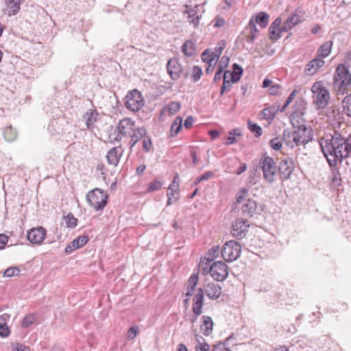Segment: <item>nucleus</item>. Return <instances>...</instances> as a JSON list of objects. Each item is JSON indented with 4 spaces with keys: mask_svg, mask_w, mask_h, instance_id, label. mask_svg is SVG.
<instances>
[{
    "mask_svg": "<svg viewBox=\"0 0 351 351\" xmlns=\"http://www.w3.org/2000/svg\"><path fill=\"white\" fill-rule=\"evenodd\" d=\"M241 252V245L233 240L226 242L221 250V256L226 262L237 260L240 256Z\"/></svg>",
    "mask_w": 351,
    "mask_h": 351,
    "instance_id": "obj_6",
    "label": "nucleus"
},
{
    "mask_svg": "<svg viewBox=\"0 0 351 351\" xmlns=\"http://www.w3.org/2000/svg\"><path fill=\"white\" fill-rule=\"evenodd\" d=\"M283 112L285 110V103L282 106L278 105L277 108L275 106H270L262 110L263 118L265 119H273L277 111Z\"/></svg>",
    "mask_w": 351,
    "mask_h": 351,
    "instance_id": "obj_22",
    "label": "nucleus"
},
{
    "mask_svg": "<svg viewBox=\"0 0 351 351\" xmlns=\"http://www.w3.org/2000/svg\"><path fill=\"white\" fill-rule=\"evenodd\" d=\"M98 116L99 113L95 110L90 109L86 112L84 118L86 119V124L88 129L93 128Z\"/></svg>",
    "mask_w": 351,
    "mask_h": 351,
    "instance_id": "obj_25",
    "label": "nucleus"
},
{
    "mask_svg": "<svg viewBox=\"0 0 351 351\" xmlns=\"http://www.w3.org/2000/svg\"><path fill=\"white\" fill-rule=\"evenodd\" d=\"M47 231L43 227L32 228L27 232V239L32 243L40 244L46 237Z\"/></svg>",
    "mask_w": 351,
    "mask_h": 351,
    "instance_id": "obj_12",
    "label": "nucleus"
},
{
    "mask_svg": "<svg viewBox=\"0 0 351 351\" xmlns=\"http://www.w3.org/2000/svg\"><path fill=\"white\" fill-rule=\"evenodd\" d=\"M182 119L181 117H178L175 119L171 126V136H176L182 128Z\"/></svg>",
    "mask_w": 351,
    "mask_h": 351,
    "instance_id": "obj_36",
    "label": "nucleus"
},
{
    "mask_svg": "<svg viewBox=\"0 0 351 351\" xmlns=\"http://www.w3.org/2000/svg\"><path fill=\"white\" fill-rule=\"evenodd\" d=\"M229 61L230 58L228 56H223L220 60L218 69L223 71L228 66Z\"/></svg>",
    "mask_w": 351,
    "mask_h": 351,
    "instance_id": "obj_53",
    "label": "nucleus"
},
{
    "mask_svg": "<svg viewBox=\"0 0 351 351\" xmlns=\"http://www.w3.org/2000/svg\"><path fill=\"white\" fill-rule=\"evenodd\" d=\"M204 290L202 288L197 289V293L195 295L193 300V313L196 317L200 315L202 313V306L204 305Z\"/></svg>",
    "mask_w": 351,
    "mask_h": 351,
    "instance_id": "obj_13",
    "label": "nucleus"
},
{
    "mask_svg": "<svg viewBox=\"0 0 351 351\" xmlns=\"http://www.w3.org/2000/svg\"><path fill=\"white\" fill-rule=\"evenodd\" d=\"M209 345L206 343H199L195 347L196 351H209Z\"/></svg>",
    "mask_w": 351,
    "mask_h": 351,
    "instance_id": "obj_59",
    "label": "nucleus"
},
{
    "mask_svg": "<svg viewBox=\"0 0 351 351\" xmlns=\"http://www.w3.org/2000/svg\"><path fill=\"white\" fill-rule=\"evenodd\" d=\"M198 281V276L197 274H192L189 278L187 282V292L186 293V296H191L193 291L195 290V288L197 284Z\"/></svg>",
    "mask_w": 351,
    "mask_h": 351,
    "instance_id": "obj_32",
    "label": "nucleus"
},
{
    "mask_svg": "<svg viewBox=\"0 0 351 351\" xmlns=\"http://www.w3.org/2000/svg\"><path fill=\"white\" fill-rule=\"evenodd\" d=\"M306 109L304 99L298 97L295 101L293 111L289 116V121L292 125V130L287 134V146L294 148L304 145L313 138L311 130L306 125L304 118Z\"/></svg>",
    "mask_w": 351,
    "mask_h": 351,
    "instance_id": "obj_2",
    "label": "nucleus"
},
{
    "mask_svg": "<svg viewBox=\"0 0 351 351\" xmlns=\"http://www.w3.org/2000/svg\"><path fill=\"white\" fill-rule=\"evenodd\" d=\"M133 133L131 135L132 138H133L136 141H138L142 138H145L147 134V130L144 127L138 128L137 129H134L132 131Z\"/></svg>",
    "mask_w": 351,
    "mask_h": 351,
    "instance_id": "obj_40",
    "label": "nucleus"
},
{
    "mask_svg": "<svg viewBox=\"0 0 351 351\" xmlns=\"http://www.w3.org/2000/svg\"><path fill=\"white\" fill-rule=\"evenodd\" d=\"M281 19L280 18H277L270 25L269 31V33L275 34L274 29L280 28Z\"/></svg>",
    "mask_w": 351,
    "mask_h": 351,
    "instance_id": "obj_54",
    "label": "nucleus"
},
{
    "mask_svg": "<svg viewBox=\"0 0 351 351\" xmlns=\"http://www.w3.org/2000/svg\"><path fill=\"white\" fill-rule=\"evenodd\" d=\"M89 241L87 235H83L75 239L72 242L69 243L65 247V253L67 254H71L75 250L82 247Z\"/></svg>",
    "mask_w": 351,
    "mask_h": 351,
    "instance_id": "obj_16",
    "label": "nucleus"
},
{
    "mask_svg": "<svg viewBox=\"0 0 351 351\" xmlns=\"http://www.w3.org/2000/svg\"><path fill=\"white\" fill-rule=\"evenodd\" d=\"M213 351H232L226 346V343H219L215 345Z\"/></svg>",
    "mask_w": 351,
    "mask_h": 351,
    "instance_id": "obj_57",
    "label": "nucleus"
},
{
    "mask_svg": "<svg viewBox=\"0 0 351 351\" xmlns=\"http://www.w3.org/2000/svg\"><path fill=\"white\" fill-rule=\"evenodd\" d=\"M138 332V328L136 326H132L129 328L128 333H127V337L130 339H134L136 336L137 335Z\"/></svg>",
    "mask_w": 351,
    "mask_h": 351,
    "instance_id": "obj_52",
    "label": "nucleus"
},
{
    "mask_svg": "<svg viewBox=\"0 0 351 351\" xmlns=\"http://www.w3.org/2000/svg\"><path fill=\"white\" fill-rule=\"evenodd\" d=\"M178 179V174L174 177L173 181L169 184L168 187V192L171 195H174L175 193H178V188H179V184L177 180Z\"/></svg>",
    "mask_w": 351,
    "mask_h": 351,
    "instance_id": "obj_45",
    "label": "nucleus"
},
{
    "mask_svg": "<svg viewBox=\"0 0 351 351\" xmlns=\"http://www.w3.org/2000/svg\"><path fill=\"white\" fill-rule=\"evenodd\" d=\"M123 151L121 146L114 147L110 149L106 155L108 164L113 167H117L123 155Z\"/></svg>",
    "mask_w": 351,
    "mask_h": 351,
    "instance_id": "obj_14",
    "label": "nucleus"
},
{
    "mask_svg": "<svg viewBox=\"0 0 351 351\" xmlns=\"http://www.w3.org/2000/svg\"><path fill=\"white\" fill-rule=\"evenodd\" d=\"M10 334V329L6 324H0V336L5 337Z\"/></svg>",
    "mask_w": 351,
    "mask_h": 351,
    "instance_id": "obj_56",
    "label": "nucleus"
},
{
    "mask_svg": "<svg viewBox=\"0 0 351 351\" xmlns=\"http://www.w3.org/2000/svg\"><path fill=\"white\" fill-rule=\"evenodd\" d=\"M199 7V5H195L193 8H190L189 5H186V10L183 12V14H187L188 22L193 24L195 28L198 26L199 19L202 16L201 15L197 14V10Z\"/></svg>",
    "mask_w": 351,
    "mask_h": 351,
    "instance_id": "obj_18",
    "label": "nucleus"
},
{
    "mask_svg": "<svg viewBox=\"0 0 351 351\" xmlns=\"http://www.w3.org/2000/svg\"><path fill=\"white\" fill-rule=\"evenodd\" d=\"M226 22L225 20L222 18H216L215 21L214 27H221L224 26Z\"/></svg>",
    "mask_w": 351,
    "mask_h": 351,
    "instance_id": "obj_62",
    "label": "nucleus"
},
{
    "mask_svg": "<svg viewBox=\"0 0 351 351\" xmlns=\"http://www.w3.org/2000/svg\"><path fill=\"white\" fill-rule=\"evenodd\" d=\"M202 74V69L198 66H194L193 68V77L194 80V82H197Z\"/></svg>",
    "mask_w": 351,
    "mask_h": 351,
    "instance_id": "obj_49",
    "label": "nucleus"
},
{
    "mask_svg": "<svg viewBox=\"0 0 351 351\" xmlns=\"http://www.w3.org/2000/svg\"><path fill=\"white\" fill-rule=\"evenodd\" d=\"M232 69L233 71L232 73L229 71L228 77H230V81L232 83H235L241 79L243 70L240 65L236 63L233 64Z\"/></svg>",
    "mask_w": 351,
    "mask_h": 351,
    "instance_id": "obj_26",
    "label": "nucleus"
},
{
    "mask_svg": "<svg viewBox=\"0 0 351 351\" xmlns=\"http://www.w3.org/2000/svg\"><path fill=\"white\" fill-rule=\"evenodd\" d=\"M194 119L192 117H188L184 121V126L186 128H190L193 124Z\"/></svg>",
    "mask_w": 351,
    "mask_h": 351,
    "instance_id": "obj_63",
    "label": "nucleus"
},
{
    "mask_svg": "<svg viewBox=\"0 0 351 351\" xmlns=\"http://www.w3.org/2000/svg\"><path fill=\"white\" fill-rule=\"evenodd\" d=\"M64 220L68 228H74L77 226V219L71 213L64 216Z\"/></svg>",
    "mask_w": 351,
    "mask_h": 351,
    "instance_id": "obj_41",
    "label": "nucleus"
},
{
    "mask_svg": "<svg viewBox=\"0 0 351 351\" xmlns=\"http://www.w3.org/2000/svg\"><path fill=\"white\" fill-rule=\"evenodd\" d=\"M161 185L162 184L159 181L155 180L149 184L148 191L152 192L158 191L160 189Z\"/></svg>",
    "mask_w": 351,
    "mask_h": 351,
    "instance_id": "obj_55",
    "label": "nucleus"
},
{
    "mask_svg": "<svg viewBox=\"0 0 351 351\" xmlns=\"http://www.w3.org/2000/svg\"><path fill=\"white\" fill-rule=\"evenodd\" d=\"M108 198V195L99 188L89 191L86 196L89 205L96 210H102L106 207Z\"/></svg>",
    "mask_w": 351,
    "mask_h": 351,
    "instance_id": "obj_5",
    "label": "nucleus"
},
{
    "mask_svg": "<svg viewBox=\"0 0 351 351\" xmlns=\"http://www.w3.org/2000/svg\"><path fill=\"white\" fill-rule=\"evenodd\" d=\"M204 293L212 300L218 299L221 294V287L215 282L208 283L204 287Z\"/></svg>",
    "mask_w": 351,
    "mask_h": 351,
    "instance_id": "obj_19",
    "label": "nucleus"
},
{
    "mask_svg": "<svg viewBox=\"0 0 351 351\" xmlns=\"http://www.w3.org/2000/svg\"><path fill=\"white\" fill-rule=\"evenodd\" d=\"M3 136L7 141L12 142L17 138L18 133L12 126H8L4 129Z\"/></svg>",
    "mask_w": 351,
    "mask_h": 351,
    "instance_id": "obj_34",
    "label": "nucleus"
},
{
    "mask_svg": "<svg viewBox=\"0 0 351 351\" xmlns=\"http://www.w3.org/2000/svg\"><path fill=\"white\" fill-rule=\"evenodd\" d=\"M34 322V317L32 315H28L25 317L22 322V327L27 328Z\"/></svg>",
    "mask_w": 351,
    "mask_h": 351,
    "instance_id": "obj_50",
    "label": "nucleus"
},
{
    "mask_svg": "<svg viewBox=\"0 0 351 351\" xmlns=\"http://www.w3.org/2000/svg\"><path fill=\"white\" fill-rule=\"evenodd\" d=\"M167 69L173 80H178L180 77L182 72V65L176 58H171L168 61Z\"/></svg>",
    "mask_w": 351,
    "mask_h": 351,
    "instance_id": "obj_11",
    "label": "nucleus"
},
{
    "mask_svg": "<svg viewBox=\"0 0 351 351\" xmlns=\"http://www.w3.org/2000/svg\"><path fill=\"white\" fill-rule=\"evenodd\" d=\"M134 121L131 119L125 118L119 121L116 130L118 131L119 134L127 136L130 135L131 132L134 130Z\"/></svg>",
    "mask_w": 351,
    "mask_h": 351,
    "instance_id": "obj_15",
    "label": "nucleus"
},
{
    "mask_svg": "<svg viewBox=\"0 0 351 351\" xmlns=\"http://www.w3.org/2000/svg\"><path fill=\"white\" fill-rule=\"evenodd\" d=\"M20 269L18 267H10L8 268L3 273L5 277H12L19 275Z\"/></svg>",
    "mask_w": 351,
    "mask_h": 351,
    "instance_id": "obj_46",
    "label": "nucleus"
},
{
    "mask_svg": "<svg viewBox=\"0 0 351 351\" xmlns=\"http://www.w3.org/2000/svg\"><path fill=\"white\" fill-rule=\"evenodd\" d=\"M248 27L250 29L251 35L246 36V41L249 43H252L256 37V34L258 32V29L256 28V26L255 25V23L254 21V17H252L249 23H248Z\"/></svg>",
    "mask_w": 351,
    "mask_h": 351,
    "instance_id": "obj_35",
    "label": "nucleus"
},
{
    "mask_svg": "<svg viewBox=\"0 0 351 351\" xmlns=\"http://www.w3.org/2000/svg\"><path fill=\"white\" fill-rule=\"evenodd\" d=\"M223 48H224V46H220L219 47H216L215 49V51H211L209 49H206L204 51H207L208 53L207 54V56H208V59L214 58L213 62L217 63L219 56H221V54L222 53Z\"/></svg>",
    "mask_w": 351,
    "mask_h": 351,
    "instance_id": "obj_38",
    "label": "nucleus"
},
{
    "mask_svg": "<svg viewBox=\"0 0 351 351\" xmlns=\"http://www.w3.org/2000/svg\"><path fill=\"white\" fill-rule=\"evenodd\" d=\"M180 108V104L179 102L171 101L167 105L164 109V112H169V114L172 115L176 113Z\"/></svg>",
    "mask_w": 351,
    "mask_h": 351,
    "instance_id": "obj_39",
    "label": "nucleus"
},
{
    "mask_svg": "<svg viewBox=\"0 0 351 351\" xmlns=\"http://www.w3.org/2000/svg\"><path fill=\"white\" fill-rule=\"evenodd\" d=\"M249 227L250 224L247 219H237L232 223V234L237 239H241L246 235Z\"/></svg>",
    "mask_w": 351,
    "mask_h": 351,
    "instance_id": "obj_10",
    "label": "nucleus"
},
{
    "mask_svg": "<svg viewBox=\"0 0 351 351\" xmlns=\"http://www.w3.org/2000/svg\"><path fill=\"white\" fill-rule=\"evenodd\" d=\"M247 190L243 189L237 196L236 207L240 209L244 217H252L257 209L255 201L247 198Z\"/></svg>",
    "mask_w": 351,
    "mask_h": 351,
    "instance_id": "obj_4",
    "label": "nucleus"
},
{
    "mask_svg": "<svg viewBox=\"0 0 351 351\" xmlns=\"http://www.w3.org/2000/svg\"><path fill=\"white\" fill-rule=\"evenodd\" d=\"M143 149L145 152H148L151 150L152 143L149 136H145L142 142Z\"/></svg>",
    "mask_w": 351,
    "mask_h": 351,
    "instance_id": "obj_48",
    "label": "nucleus"
},
{
    "mask_svg": "<svg viewBox=\"0 0 351 351\" xmlns=\"http://www.w3.org/2000/svg\"><path fill=\"white\" fill-rule=\"evenodd\" d=\"M275 34L269 33L270 38L274 40H277L281 37V34L285 31V26H282L280 28L274 29Z\"/></svg>",
    "mask_w": 351,
    "mask_h": 351,
    "instance_id": "obj_47",
    "label": "nucleus"
},
{
    "mask_svg": "<svg viewBox=\"0 0 351 351\" xmlns=\"http://www.w3.org/2000/svg\"><path fill=\"white\" fill-rule=\"evenodd\" d=\"M144 105V99L140 91L131 90L125 97V106L131 111H138Z\"/></svg>",
    "mask_w": 351,
    "mask_h": 351,
    "instance_id": "obj_8",
    "label": "nucleus"
},
{
    "mask_svg": "<svg viewBox=\"0 0 351 351\" xmlns=\"http://www.w3.org/2000/svg\"><path fill=\"white\" fill-rule=\"evenodd\" d=\"M269 144H270V146L275 150H279L282 146V142L279 140L278 138H272L270 142H269Z\"/></svg>",
    "mask_w": 351,
    "mask_h": 351,
    "instance_id": "obj_51",
    "label": "nucleus"
},
{
    "mask_svg": "<svg viewBox=\"0 0 351 351\" xmlns=\"http://www.w3.org/2000/svg\"><path fill=\"white\" fill-rule=\"evenodd\" d=\"M16 351H30V348L22 344L17 343L16 346Z\"/></svg>",
    "mask_w": 351,
    "mask_h": 351,
    "instance_id": "obj_64",
    "label": "nucleus"
},
{
    "mask_svg": "<svg viewBox=\"0 0 351 351\" xmlns=\"http://www.w3.org/2000/svg\"><path fill=\"white\" fill-rule=\"evenodd\" d=\"M219 253V246H213L206 254L205 256V259L206 261L204 264L206 265H210V263L218 256Z\"/></svg>",
    "mask_w": 351,
    "mask_h": 351,
    "instance_id": "obj_33",
    "label": "nucleus"
},
{
    "mask_svg": "<svg viewBox=\"0 0 351 351\" xmlns=\"http://www.w3.org/2000/svg\"><path fill=\"white\" fill-rule=\"evenodd\" d=\"M319 145L329 167H335L351 155V134L335 131L319 140Z\"/></svg>",
    "mask_w": 351,
    "mask_h": 351,
    "instance_id": "obj_1",
    "label": "nucleus"
},
{
    "mask_svg": "<svg viewBox=\"0 0 351 351\" xmlns=\"http://www.w3.org/2000/svg\"><path fill=\"white\" fill-rule=\"evenodd\" d=\"M332 45V41L324 42L318 49L317 51V58H323L329 56L331 51V47Z\"/></svg>",
    "mask_w": 351,
    "mask_h": 351,
    "instance_id": "obj_24",
    "label": "nucleus"
},
{
    "mask_svg": "<svg viewBox=\"0 0 351 351\" xmlns=\"http://www.w3.org/2000/svg\"><path fill=\"white\" fill-rule=\"evenodd\" d=\"M325 64V61L321 58H315L311 60L306 66L304 73L307 75L312 76L315 74L318 70L323 67Z\"/></svg>",
    "mask_w": 351,
    "mask_h": 351,
    "instance_id": "obj_17",
    "label": "nucleus"
},
{
    "mask_svg": "<svg viewBox=\"0 0 351 351\" xmlns=\"http://www.w3.org/2000/svg\"><path fill=\"white\" fill-rule=\"evenodd\" d=\"M343 113L351 119V93L347 94L341 101Z\"/></svg>",
    "mask_w": 351,
    "mask_h": 351,
    "instance_id": "obj_27",
    "label": "nucleus"
},
{
    "mask_svg": "<svg viewBox=\"0 0 351 351\" xmlns=\"http://www.w3.org/2000/svg\"><path fill=\"white\" fill-rule=\"evenodd\" d=\"M260 165L263 172L265 178L269 182L274 180L276 173V166L274 159L264 155L260 161Z\"/></svg>",
    "mask_w": 351,
    "mask_h": 351,
    "instance_id": "obj_9",
    "label": "nucleus"
},
{
    "mask_svg": "<svg viewBox=\"0 0 351 351\" xmlns=\"http://www.w3.org/2000/svg\"><path fill=\"white\" fill-rule=\"evenodd\" d=\"M182 51L186 56H193L195 51V43L191 40L185 41L182 45Z\"/></svg>",
    "mask_w": 351,
    "mask_h": 351,
    "instance_id": "obj_30",
    "label": "nucleus"
},
{
    "mask_svg": "<svg viewBox=\"0 0 351 351\" xmlns=\"http://www.w3.org/2000/svg\"><path fill=\"white\" fill-rule=\"evenodd\" d=\"M202 324L201 325V331L204 335L208 336L213 332V319L210 317L206 315L202 316Z\"/></svg>",
    "mask_w": 351,
    "mask_h": 351,
    "instance_id": "obj_23",
    "label": "nucleus"
},
{
    "mask_svg": "<svg viewBox=\"0 0 351 351\" xmlns=\"http://www.w3.org/2000/svg\"><path fill=\"white\" fill-rule=\"evenodd\" d=\"M247 126L249 130L254 133L256 137H259L262 134V128L256 123L252 122L251 121H247Z\"/></svg>",
    "mask_w": 351,
    "mask_h": 351,
    "instance_id": "obj_42",
    "label": "nucleus"
},
{
    "mask_svg": "<svg viewBox=\"0 0 351 351\" xmlns=\"http://www.w3.org/2000/svg\"><path fill=\"white\" fill-rule=\"evenodd\" d=\"M229 71H226L223 73V83L220 88V95H223L228 87L231 86L230 80H228Z\"/></svg>",
    "mask_w": 351,
    "mask_h": 351,
    "instance_id": "obj_44",
    "label": "nucleus"
},
{
    "mask_svg": "<svg viewBox=\"0 0 351 351\" xmlns=\"http://www.w3.org/2000/svg\"><path fill=\"white\" fill-rule=\"evenodd\" d=\"M23 1L8 0L7 3V10L9 16L15 15L20 10L21 3Z\"/></svg>",
    "mask_w": 351,
    "mask_h": 351,
    "instance_id": "obj_28",
    "label": "nucleus"
},
{
    "mask_svg": "<svg viewBox=\"0 0 351 351\" xmlns=\"http://www.w3.org/2000/svg\"><path fill=\"white\" fill-rule=\"evenodd\" d=\"M8 241V237L3 234H0V250L3 249Z\"/></svg>",
    "mask_w": 351,
    "mask_h": 351,
    "instance_id": "obj_61",
    "label": "nucleus"
},
{
    "mask_svg": "<svg viewBox=\"0 0 351 351\" xmlns=\"http://www.w3.org/2000/svg\"><path fill=\"white\" fill-rule=\"evenodd\" d=\"M301 90L302 88L300 87H297L291 93L289 96L287 98V107L293 100L295 99L296 101L298 97L302 98V94L300 93Z\"/></svg>",
    "mask_w": 351,
    "mask_h": 351,
    "instance_id": "obj_43",
    "label": "nucleus"
},
{
    "mask_svg": "<svg viewBox=\"0 0 351 351\" xmlns=\"http://www.w3.org/2000/svg\"><path fill=\"white\" fill-rule=\"evenodd\" d=\"M206 269H208V272H209L213 279L217 281H223L228 276V267L227 265L222 261H217L210 265L203 266L204 271Z\"/></svg>",
    "mask_w": 351,
    "mask_h": 351,
    "instance_id": "obj_7",
    "label": "nucleus"
},
{
    "mask_svg": "<svg viewBox=\"0 0 351 351\" xmlns=\"http://www.w3.org/2000/svg\"><path fill=\"white\" fill-rule=\"evenodd\" d=\"M304 20V13L302 11L296 10L290 17L287 19V29L293 28L296 25L300 23Z\"/></svg>",
    "mask_w": 351,
    "mask_h": 351,
    "instance_id": "obj_21",
    "label": "nucleus"
},
{
    "mask_svg": "<svg viewBox=\"0 0 351 351\" xmlns=\"http://www.w3.org/2000/svg\"><path fill=\"white\" fill-rule=\"evenodd\" d=\"M269 14L264 12H258L255 17L254 18V21L255 23V25L257 23L261 27L264 28L265 27L269 22Z\"/></svg>",
    "mask_w": 351,
    "mask_h": 351,
    "instance_id": "obj_29",
    "label": "nucleus"
},
{
    "mask_svg": "<svg viewBox=\"0 0 351 351\" xmlns=\"http://www.w3.org/2000/svg\"><path fill=\"white\" fill-rule=\"evenodd\" d=\"M330 93L328 90L325 88L324 89H320L316 96V99H314V103L316 104L318 109H324L328 105Z\"/></svg>",
    "mask_w": 351,
    "mask_h": 351,
    "instance_id": "obj_20",
    "label": "nucleus"
},
{
    "mask_svg": "<svg viewBox=\"0 0 351 351\" xmlns=\"http://www.w3.org/2000/svg\"><path fill=\"white\" fill-rule=\"evenodd\" d=\"M326 87L323 86L319 82L315 83L311 88V90L313 93H316L317 95L319 93L320 89H324Z\"/></svg>",
    "mask_w": 351,
    "mask_h": 351,
    "instance_id": "obj_60",
    "label": "nucleus"
},
{
    "mask_svg": "<svg viewBox=\"0 0 351 351\" xmlns=\"http://www.w3.org/2000/svg\"><path fill=\"white\" fill-rule=\"evenodd\" d=\"M351 86V73L348 67L339 64L333 75L332 88L337 96L348 94Z\"/></svg>",
    "mask_w": 351,
    "mask_h": 351,
    "instance_id": "obj_3",
    "label": "nucleus"
},
{
    "mask_svg": "<svg viewBox=\"0 0 351 351\" xmlns=\"http://www.w3.org/2000/svg\"><path fill=\"white\" fill-rule=\"evenodd\" d=\"M281 89H282V88L280 85L274 84L269 87V94H271V95H276L280 92Z\"/></svg>",
    "mask_w": 351,
    "mask_h": 351,
    "instance_id": "obj_58",
    "label": "nucleus"
},
{
    "mask_svg": "<svg viewBox=\"0 0 351 351\" xmlns=\"http://www.w3.org/2000/svg\"><path fill=\"white\" fill-rule=\"evenodd\" d=\"M208 53L207 51H204L202 53V60L208 64V67L206 69V73L207 74L212 73L214 71L215 65L216 64L215 62H213L214 58L208 59V56H207Z\"/></svg>",
    "mask_w": 351,
    "mask_h": 351,
    "instance_id": "obj_37",
    "label": "nucleus"
},
{
    "mask_svg": "<svg viewBox=\"0 0 351 351\" xmlns=\"http://www.w3.org/2000/svg\"><path fill=\"white\" fill-rule=\"evenodd\" d=\"M331 168L330 180L335 186H339L341 184V178L339 169L337 165L335 167H330Z\"/></svg>",
    "mask_w": 351,
    "mask_h": 351,
    "instance_id": "obj_31",
    "label": "nucleus"
}]
</instances>
